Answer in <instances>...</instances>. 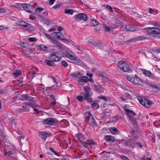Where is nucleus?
Returning <instances> with one entry per match:
<instances>
[{
	"label": "nucleus",
	"instance_id": "14",
	"mask_svg": "<svg viewBox=\"0 0 160 160\" xmlns=\"http://www.w3.org/2000/svg\"><path fill=\"white\" fill-rule=\"evenodd\" d=\"M51 43L53 45L58 48H62V45L60 43L57 41L51 39H50Z\"/></svg>",
	"mask_w": 160,
	"mask_h": 160
},
{
	"label": "nucleus",
	"instance_id": "63",
	"mask_svg": "<svg viewBox=\"0 0 160 160\" xmlns=\"http://www.w3.org/2000/svg\"><path fill=\"white\" fill-rule=\"evenodd\" d=\"M157 49V48L156 47H154V48H152L151 49V50L154 51V52H156V49Z\"/></svg>",
	"mask_w": 160,
	"mask_h": 160
},
{
	"label": "nucleus",
	"instance_id": "4",
	"mask_svg": "<svg viewBox=\"0 0 160 160\" xmlns=\"http://www.w3.org/2000/svg\"><path fill=\"white\" fill-rule=\"evenodd\" d=\"M123 108L126 112V114L132 122V124H136V119L132 118L133 116L136 115V113L132 110L127 109L125 106Z\"/></svg>",
	"mask_w": 160,
	"mask_h": 160
},
{
	"label": "nucleus",
	"instance_id": "57",
	"mask_svg": "<svg viewBox=\"0 0 160 160\" xmlns=\"http://www.w3.org/2000/svg\"><path fill=\"white\" fill-rule=\"evenodd\" d=\"M122 158L124 160H128V158L126 156L123 155L122 157Z\"/></svg>",
	"mask_w": 160,
	"mask_h": 160
},
{
	"label": "nucleus",
	"instance_id": "61",
	"mask_svg": "<svg viewBox=\"0 0 160 160\" xmlns=\"http://www.w3.org/2000/svg\"><path fill=\"white\" fill-rule=\"evenodd\" d=\"M125 95L127 97L129 98H131V96L128 93H126L125 94Z\"/></svg>",
	"mask_w": 160,
	"mask_h": 160
},
{
	"label": "nucleus",
	"instance_id": "5",
	"mask_svg": "<svg viewBox=\"0 0 160 160\" xmlns=\"http://www.w3.org/2000/svg\"><path fill=\"white\" fill-rule=\"evenodd\" d=\"M127 78L128 81L135 84H140L142 82V80L136 75L127 76Z\"/></svg>",
	"mask_w": 160,
	"mask_h": 160
},
{
	"label": "nucleus",
	"instance_id": "54",
	"mask_svg": "<svg viewBox=\"0 0 160 160\" xmlns=\"http://www.w3.org/2000/svg\"><path fill=\"white\" fill-rule=\"evenodd\" d=\"M54 99V101L53 102H52L51 104V105L52 106H54L56 104V100L55 99Z\"/></svg>",
	"mask_w": 160,
	"mask_h": 160
},
{
	"label": "nucleus",
	"instance_id": "29",
	"mask_svg": "<svg viewBox=\"0 0 160 160\" xmlns=\"http://www.w3.org/2000/svg\"><path fill=\"white\" fill-rule=\"evenodd\" d=\"M26 99L27 100L32 101L33 102H36V100L34 98L31 97L28 94L27 96L26 97Z\"/></svg>",
	"mask_w": 160,
	"mask_h": 160
},
{
	"label": "nucleus",
	"instance_id": "12",
	"mask_svg": "<svg viewBox=\"0 0 160 160\" xmlns=\"http://www.w3.org/2000/svg\"><path fill=\"white\" fill-rule=\"evenodd\" d=\"M84 91L86 96L91 97L92 95V92L90 88L88 87H85L84 89Z\"/></svg>",
	"mask_w": 160,
	"mask_h": 160
},
{
	"label": "nucleus",
	"instance_id": "36",
	"mask_svg": "<svg viewBox=\"0 0 160 160\" xmlns=\"http://www.w3.org/2000/svg\"><path fill=\"white\" fill-rule=\"evenodd\" d=\"M44 10L43 8H42L37 7L35 11L36 12L40 13L42 11Z\"/></svg>",
	"mask_w": 160,
	"mask_h": 160
},
{
	"label": "nucleus",
	"instance_id": "18",
	"mask_svg": "<svg viewBox=\"0 0 160 160\" xmlns=\"http://www.w3.org/2000/svg\"><path fill=\"white\" fill-rule=\"evenodd\" d=\"M88 81V78L86 76L80 77L78 79V81L81 82H87Z\"/></svg>",
	"mask_w": 160,
	"mask_h": 160
},
{
	"label": "nucleus",
	"instance_id": "7",
	"mask_svg": "<svg viewBox=\"0 0 160 160\" xmlns=\"http://www.w3.org/2000/svg\"><path fill=\"white\" fill-rule=\"evenodd\" d=\"M138 99L140 103L147 108L150 107L152 104L150 100L144 98L139 97L138 98Z\"/></svg>",
	"mask_w": 160,
	"mask_h": 160
},
{
	"label": "nucleus",
	"instance_id": "19",
	"mask_svg": "<svg viewBox=\"0 0 160 160\" xmlns=\"http://www.w3.org/2000/svg\"><path fill=\"white\" fill-rule=\"evenodd\" d=\"M147 38L144 36H138L137 38H134L130 39V41L132 42H135L137 41L141 40L146 39Z\"/></svg>",
	"mask_w": 160,
	"mask_h": 160
},
{
	"label": "nucleus",
	"instance_id": "26",
	"mask_svg": "<svg viewBox=\"0 0 160 160\" xmlns=\"http://www.w3.org/2000/svg\"><path fill=\"white\" fill-rule=\"evenodd\" d=\"M86 98V95L85 93L82 92L80 96H78L77 97V99L80 101H82Z\"/></svg>",
	"mask_w": 160,
	"mask_h": 160
},
{
	"label": "nucleus",
	"instance_id": "49",
	"mask_svg": "<svg viewBox=\"0 0 160 160\" xmlns=\"http://www.w3.org/2000/svg\"><path fill=\"white\" fill-rule=\"evenodd\" d=\"M61 6V5L60 4H56L53 7V8L57 9L60 8Z\"/></svg>",
	"mask_w": 160,
	"mask_h": 160
},
{
	"label": "nucleus",
	"instance_id": "25",
	"mask_svg": "<svg viewBox=\"0 0 160 160\" xmlns=\"http://www.w3.org/2000/svg\"><path fill=\"white\" fill-rule=\"evenodd\" d=\"M15 153L13 151H9L4 152V153L6 156L10 158L12 155H14Z\"/></svg>",
	"mask_w": 160,
	"mask_h": 160
},
{
	"label": "nucleus",
	"instance_id": "48",
	"mask_svg": "<svg viewBox=\"0 0 160 160\" xmlns=\"http://www.w3.org/2000/svg\"><path fill=\"white\" fill-rule=\"evenodd\" d=\"M6 92V90L2 89H0V95L4 94Z\"/></svg>",
	"mask_w": 160,
	"mask_h": 160
},
{
	"label": "nucleus",
	"instance_id": "33",
	"mask_svg": "<svg viewBox=\"0 0 160 160\" xmlns=\"http://www.w3.org/2000/svg\"><path fill=\"white\" fill-rule=\"evenodd\" d=\"M125 27V28L128 31H132L134 30L133 28H132L129 24H126Z\"/></svg>",
	"mask_w": 160,
	"mask_h": 160
},
{
	"label": "nucleus",
	"instance_id": "59",
	"mask_svg": "<svg viewBox=\"0 0 160 160\" xmlns=\"http://www.w3.org/2000/svg\"><path fill=\"white\" fill-rule=\"evenodd\" d=\"M137 145H138V146L140 148H142V146L141 144L139 142H137L136 143Z\"/></svg>",
	"mask_w": 160,
	"mask_h": 160
},
{
	"label": "nucleus",
	"instance_id": "2",
	"mask_svg": "<svg viewBox=\"0 0 160 160\" xmlns=\"http://www.w3.org/2000/svg\"><path fill=\"white\" fill-rule=\"evenodd\" d=\"M85 118L86 122L92 126L97 125L93 115L89 111L85 112L84 113Z\"/></svg>",
	"mask_w": 160,
	"mask_h": 160
},
{
	"label": "nucleus",
	"instance_id": "17",
	"mask_svg": "<svg viewBox=\"0 0 160 160\" xmlns=\"http://www.w3.org/2000/svg\"><path fill=\"white\" fill-rule=\"evenodd\" d=\"M65 55L66 57L68 58L71 60L75 61L76 60V57L72 54H70L68 52H66Z\"/></svg>",
	"mask_w": 160,
	"mask_h": 160
},
{
	"label": "nucleus",
	"instance_id": "6",
	"mask_svg": "<svg viewBox=\"0 0 160 160\" xmlns=\"http://www.w3.org/2000/svg\"><path fill=\"white\" fill-rule=\"evenodd\" d=\"M118 65L119 68L122 71L127 72L130 71L129 66L123 61L119 62L118 63Z\"/></svg>",
	"mask_w": 160,
	"mask_h": 160
},
{
	"label": "nucleus",
	"instance_id": "23",
	"mask_svg": "<svg viewBox=\"0 0 160 160\" xmlns=\"http://www.w3.org/2000/svg\"><path fill=\"white\" fill-rule=\"evenodd\" d=\"M30 25V24L28 23L27 22L22 21H20L19 23V26L24 27V28H26L28 27V26Z\"/></svg>",
	"mask_w": 160,
	"mask_h": 160
},
{
	"label": "nucleus",
	"instance_id": "44",
	"mask_svg": "<svg viewBox=\"0 0 160 160\" xmlns=\"http://www.w3.org/2000/svg\"><path fill=\"white\" fill-rule=\"evenodd\" d=\"M14 156H12L10 158L11 160H18L17 157H16V155L15 153L13 155Z\"/></svg>",
	"mask_w": 160,
	"mask_h": 160
},
{
	"label": "nucleus",
	"instance_id": "62",
	"mask_svg": "<svg viewBox=\"0 0 160 160\" xmlns=\"http://www.w3.org/2000/svg\"><path fill=\"white\" fill-rule=\"evenodd\" d=\"M86 75L87 76H88V77H90V78H91L92 77V75H93L92 74H91V73H86Z\"/></svg>",
	"mask_w": 160,
	"mask_h": 160
},
{
	"label": "nucleus",
	"instance_id": "42",
	"mask_svg": "<svg viewBox=\"0 0 160 160\" xmlns=\"http://www.w3.org/2000/svg\"><path fill=\"white\" fill-rule=\"evenodd\" d=\"M99 98L100 99H102L104 101L106 102L108 101V99L106 98L104 96H101L99 97Z\"/></svg>",
	"mask_w": 160,
	"mask_h": 160
},
{
	"label": "nucleus",
	"instance_id": "32",
	"mask_svg": "<svg viewBox=\"0 0 160 160\" xmlns=\"http://www.w3.org/2000/svg\"><path fill=\"white\" fill-rule=\"evenodd\" d=\"M22 74L21 71L20 70H17L15 72L13 73V75L15 77H17Z\"/></svg>",
	"mask_w": 160,
	"mask_h": 160
},
{
	"label": "nucleus",
	"instance_id": "45",
	"mask_svg": "<svg viewBox=\"0 0 160 160\" xmlns=\"http://www.w3.org/2000/svg\"><path fill=\"white\" fill-rule=\"evenodd\" d=\"M154 88L156 89L157 91H160V85L158 86L157 85L155 84Z\"/></svg>",
	"mask_w": 160,
	"mask_h": 160
},
{
	"label": "nucleus",
	"instance_id": "27",
	"mask_svg": "<svg viewBox=\"0 0 160 160\" xmlns=\"http://www.w3.org/2000/svg\"><path fill=\"white\" fill-rule=\"evenodd\" d=\"M105 138L106 140L108 142L111 141L112 142L115 141L114 138L111 136H107Z\"/></svg>",
	"mask_w": 160,
	"mask_h": 160
},
{
	"label": "nucleus",
	"instance_id": "1",
	"mask_svg": "<svg viewBox=\"0 0 160 160\" xmlns=\"http://www.w3.org/2000/svg\"><path fill=\"white\" fill-rule=\"evenodd\" d=\"M150 24L158 27H152L146 28L144 30L146 31L148 34L149 35L155 36V35L160 34V28L158 27L160 26V24L155 21L151 22Z\"/></svg>",
	"mask_w": 160,
	"mask_h": 160
},
{
	"label": "nucleus",
	"instance_id": "39",
	"mask_svg": "<svg viewBox=\"0 0 160 160\" xmlns=\"http://www.w3.org/2000/svg\"><path fill=\"white\" fill-rule=\"evenodd\" d=\"M21 3H17V5H13L12 6L17 8H20L21 6Z\"/></svg>",
	"mask_w": 160,
	"mask_h": 160
},
{
	"label": "nucleus",
	"instance_id": "22",
	"mask_svg": "<svg viewBox=\"0 0 160 160\" xmlns=\"http://www.w3.org/2000/svg\"><path fill=\"white\" fill-rule=\"evenodd\" d=\"M53 62H54L50 60H46L45 61L46 64L50 67L54 66L55 64Z\"/></svg>",
	"mask_w": 160,
	"mask_h": 160
},
{
	"label": "nucleus",
	"instance_id": "37",
	"mask_svg": "<svg viewBox=\"0 0 160 160\" xmlns=\"http://www.w3.org/2000/svg\"><path fill=\"white\" fill-rule=\"evenodd\" d=\"M61 63L62 65L65 68H67L68 66V64L67 63L64 61H62Z\"/></svg>",
	"mask_w": 160,
	"mask_h": 160
},
{
	"label": "nucleus",
	"instance_id": "31",
	"mask_svg": "<svg viewBox=\"0 0 160 160\" xmlns=\"http://www.w3.org/2000/svg\"><path fill=\"white\" fill-rule=\"evenodd\" d=\"M110 131L113 134L116 133L118 131V130L116 128L114 127L110 128Z\"/></svg>",
	"mask_w": 160,
	"mask_h": 160
},
{
	"label": "nucleus",
	"instance_id": "15",
	"mask_svg": "<svg viewBox=\"0 0 160 160\" xmlns=\"http://www.w3.org/2000/svg\"><path fill=\"white\" fill-rule=\"evenodd\" d=\"M22 6L23 8L27 12L29 13H32V11L30 10V8L31 7L30 5L26 3H23L22 4Z\"/></svg>",
	"mask_w": 160,
	"mask_h": 160
},
{
	"label": "nucleus",
	"instance_id": "56",
	"mask_svg": "<svg viewBox=\"0 0 160 160\" xmlns=\"http://www.w3.org/2000/svg\"><path fill=\"white\" fill-rule=\"evenodd\" d=\"M155 85V84H153L152 83H148V85L149 86L152 87L153 88H154V87Z\"/></svg>",
	"mask_w": 160,
	"mask_h": 160
},
{
	"label": "nucleus",
	"instance_id": "64",
	"mask_svg": "<svg viewBox=\"0 0 160 160\" xmlns=\"http://www.w3.org/2000/svg\"><path fill=\"white\" fill-rule=\"evenodd\" d=\"M62 28L60 26H59L58 27V31L59 32H61L62 31Z\"/></svg>",
	"mask_w": 160,
	"mask_h": 160
},
{
	"label": "nucleus",
	"instance_id": "51",
	"mask_svg": "<svg viewBox=\"0 0 160 160\" xmlns=\"http://www.w3.org/2000/svg\"><path fill=\"white\" fill-rule=\"evenodd\" d=\"M106 7L108 9H109L110 10V12H112L113 11V9L111 6H106Z\"/></svg>",
	"mask_w": 160,
	"mask_h": 160
},
{
	"label": "nucleus",
	"instance_id": "41",
	"mask_svg": "<svg viewBox=\"0 0 160 160\" xmlns=\"http://www.w3.org/2000/svg\"><path fill=\"white\" fill-rule=\"evenodd\" d=\"M101 76L102 78L105 79H107L108 78V75L106 73H102Z\"/></svg>",
	"mask_w": 160,
	"mask_h": 160
},
{
	"label": "nucleus",
	"instance_id": "28",
	"mask_svg": "<svg viewBox=\"0 0 160 160\" xmlns=\"http://www.w3.org/2000/svg\"><path fill=\"white\" fill-rule=\"evenodd\" d=\"M91 24L92 26L94 27L98 25V22L96 19H92L91 20Z\"/></svg>",
	"mask_w": 160,
	"mask_h": 160
},
{
	"label": "nucleus",
	"instance_id": "40",
	"mask_svg": "<svg viewBox=\"0 0 160 160\" xmlns=\"http://www.w3.org/2000/svg\"><path fill=\"white\" fill-rule=\"evenodd\" d=\"M22 108H23L25 112H28L29 110V108L26 104L22 106Z\"/></svg>",
	"mask_w": 160,
	"mask_h": 160
},
{
	"label": "nucleus",
	"instance_id": "50",
	"mask_svg": "<svg viewBox=\"0 0 160 160\" xmlns=\"http://www.w3.org/2000/svg\"><path fill=\"white\" fill-rule=\"evenodd\" d=\"M6 12V10L5 9L0 8V13H4Z\"/></svg>",
	"mask_w": 160,
	"mask_h": 160
},
{
	"label": "nucleus",
	"instance_id": "43",
	"mask_svg": "<svg viewBox=\"0 0 160 160\" xmlns=\"http://www.w3.org/2000/svg\"><path fill=\"white\" fill-rule=\"evenodd\" d=\"M27 96V94H25L23 95H21L20 98L22 100L26 99V97Z\"/></svg>",
	"mask_w": 160,
	"mask_h": 160
},
{
	"label": "nucleus",
	"instance_id": "20",
	"mask_svg": "<svg viewBox=\"0 0 160 160\" xmlns=\"http://www.w3.org/2000/svg\"><path fill=\"white\" fill-rule=\"evenodd\" d=\"M141 71L142 72L143 74L145 76L149 77L151 76L152 73L150 71L142 68L141 69Z\"/></svg>",
	"mask_w": 160,
	"mask_h": 160
},
{
	"label": "nucleus",
	"instance_id": "53",
	"mask_svg": "<svg viewBox=\"0 0 160 160\" xmlns=\"http://www.w3.org/2000/svg\"><path fill=\"white\" fill-rule=\"evenodd\" d=\"M105 30L106 31H107L108 32H109L110 31V28L108 26L105 27Z\"/></svg>",
	"mask_w": 160,
	"mask_h": 160
},
{
	"label": "nucleus",
	"instance_id": "21",
	"mask_svg": "<svg viewBox=\"0 0 160 160\" xmlns=\"http://www.w3.org/2000/svg\"><path fill=\"white\" fill-rule=\"evenodd\" d=\"M37 49L39 50H42L45 51L48 49V47L45 45L43 44H40L37 46Z\"/></svg>",
	"mask_w": 160,
	"mask_h": 160
},
{
	"label": "nucleus",
	"instance_id": "55",
	"mask_svg": "<svg viewBox=\"0 0 160 160\" xmlns=\"http://www.w3.org/2000/svg\"><path fill=\"white\" fill-rule=\"evenodd\" d=\"M56 0H50L49 4L50 5H52Z\"/></svg>",
	"mask_w": 160,
	"mask_h": 160
},
{
	"label": "nucleus",
	"instance_id": "30",
	"mask_svg": "<svg viewBox=\"0 0 160 160\" xmlns=\"http://www.w3.org/2000/svg\"><path fill=\"white\" fill-rule=\"evenodd\" d=\"M74 12V11L72 9H66L65 10V12L72 15Z\"/></svg>",
	"mask_w": 160,
	"mask_h": 160
},
{
	"label": "nucleus",
	"instance_id": "47",
	"mask_svg": "<svg viewBox=\"0 0 160 160\" xmlns=\"http://www.w3.org/2000/svg\"><path fill=\"white\" fill-rule=\"evenodd\" d=\"M78 65H80L82 64V62L80 61L79 60H76L74 61Z\"/></svg>",
	"mask_w": 160,
	"mask_h": 160
},
{
	"label": "nucleus",
	"instance_id": "38",
	"mask_svg": "<svg viewBox=\"0 0 160 160\" xmlns=\"http://www.w3.org/2000/svg\"><path fill=\"white\" fill-rule=\"evenodd\" d=\"M28 40L30 42H35L37 40V38H30Z\"/></svg>",
	"mask_w": 160,
	"mask_h": 160
},
{
	"label": "nucleus",
	"instance_id": "46",
	"mask_svg": "<svg viewBox=\"0 0 160 160\" xmlns=\"http://www.w3.org/2000/svg\"><path fill=\"white\" fill-rule=\"evenodd\" d=\"M89 96H86V98H85V99L87 100L89 102H91L92 101V99L88 97Z\"/></svg>",
	"mask_w": 160,
	"mask_h": 160
},
{
	"label": "nucleus",
	"instance_id": "58",
	"mask_svg": "<svg viewBox=\"0 0 160 160\" xmlns=\"http://www.w3.org/2000/svg\"><path fill=\"white\" fill-rule=\"evenodd\" d=\"M29 18L32 20H34L35 19V16H33L32 15H30L29 16Z\"/></svg>",
	"mask_w": 160,
	"mask_h": 160
},
{
	"label": "nucleus",
	"instance_id": "52",
	"mask_svg": "<svg viewBox=\"0 0 160 160\" xmlns=\"http://www.w3.org/2000/svg\"><path fill=\"white\" fill-rule=\"evenodd\" d=\"M18 111H19L20 112H25L24 108L22 107V108H18Z\"/></svg>",
	"mask_w": 160,
	"mask_h": 160
},
{
	"label": "nucleus",
	"instance_id": "9",
	"mask_svg": "<svg viewBox=\"0 0 160 160\" xmlns=\"http://www.w3.org/2000/svg\"><path fill=\"white\" fill-rule=\"evenodd\" d=\"M74 18L77 21H81L83 20L86 21L87 19V15L84 13H79L74 16Z\"/></svg>",
	"mask_w": 160,
	"mask_h": 160
},
{
	"label": "nucleus",
	"instance_id": "10",
	"mask_svg": "<svg viewBox=\"0 0 160 160\" xmlns=\"http://www.w3.org/2000/svg\"><path fill=\"white\" fill-rule=\"evenodd\" d=\"M92 89L96 92H103V88L98 84L92 83Z\"/></svg>",
	"mask_w": 160,
	"mask_h": 160
},
{
	"label": "nucleus",
	"instance_id": "16",
	"mask_svg": "<svg viewBox=\"0 0 160 160\" xmlns=\"http://www.w3.org/2000/svg\"><path fill=\"white\" fill-rule=\"evenodd\" d=\"M75 137L76 138H78V140L80 142H81V144L85 140L84 136L80 133L76 134Z\"/></svg>",
	"mask_w": 160,
	"mask_h": 160
},
{
	"label": "nucleus",
	"instance_id": "24",
	"mask_svg": "<svg viewBox=\"0 0 160 160\" xmlns=\"http://www.w3.org/2000/svg\"><path fill=\"white\" fill-rule=\"evenodd\" d=\"M71 75L73 76L74 78H78L82 76V74L80 72H73L72 74Z\"/></svg>",
	"mask_w": 160,
	"mask_h": 160
},
{
	"label": "nucleus",
	"instance_id": "35",
	"mask_svg": "<svg viewBox=\"0 0 160 160\" xmlns=\"http://www.w3.org/2000/svg\"><path fill=\"white\" fill-rule=\"evenodd\" d=\"M26 104L27 105V106H30L32 108L36 107V104L35 103H32V102H29L26 103Z\"/></svg>",
	"mask_w": 160,
	"mask_h": 160
},
{
	"label": "nucleus",
	"instance_id": "8",
	"mask_svg": "<svg viewBox=\"0 0 160 160\" xmlns=\"http://www.w3.org/2000/svg\"><path fill=\"white\" fill-rule=\"evenodd\" d=\"M58 122V121L56 119L52 118H48L43 121V123L44 124L50 125H54L57 124Z\"/></svg>",
	"mask_w": 160,
	"mask_h": 160
},
{
	"label": "nucleus",
	"instance_id": "3",
	"mask_svg": "<svg viewBox=\"0 0 160 160\" xmlns=\"http://www.w3.org/2000/svg\"><path fill=\"white\" fill-rule=\"evenodd\" d=\"M62 52L56 51L52 53L48 57V59L54 62H59L62 58Z\"/></svg>",
	"mask_w": 160,
	"mask_h": 160
},
{
	"label": "nucleus",
	"instance_id": "60",
	"mask_svg": "<svg viewBox=\"0 0 160 160\" xmlns=\"http://www.w3.org/2000/svg\"><path fill=\"white\" fill-rule=\"evenodd\" d=\"M149 77H150L151 78L153 79L156 78V77H155L154 76V75H153L152 74V73L151 74V76H150Z\"/></svg>",
	"mask_w": 160,
	"mask_h": 160
},
{
	"label": "nucleus",
	"instance_id": "13",
	"mask_svg": "<svg viewBox=\"0 0 160 160\" xmlns=\"http://www.w3.org/2000/svg\"><path fill=\"white\" fill-rule=\"evenodd\" d=\"M50 134L48 132H40L39 134V136L43 139L44 141H45L47 137L49 136Z\"/></svg>",
	"mask_w": 160,
	"mask_h": 160
},
{
	"label": "nucleus",
	"instance_id": "11",
	"mask_svg": "<svg viewBox=\"0 0 160 160\" xmlns=\"http://www.w3.org/2000/svg\"><path fill=\"white\" fill-rule=\"evenodd\" d=\"M95 144V142L92 140L88 139L86 141H83L82 144L85 148H87L88 146L93 145Z\"/></svg>",
	"mask_w": 160,
	"mask_h": 160
},
{
	"label": "nucleus",
	"instance_id": "34",
	"mask_svg": "<svg viewBox=\"0 0 160 160\" xmlns=\"http://www.w3.org/2000/svg\"><path fill=\"white\" fill-rule=\"evenodd\" d=\"M92 107L95 109H97L99 108L98 105L96 103H94L92 105Z\"/></svg>",
	"mask_w": 160,
	"mask_h": 160
}]
</instances>
